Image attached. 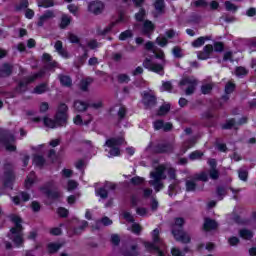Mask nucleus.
Instances as JSON below:
<instances>
[{"instance_id": "51", "label": "nucleus", "mask_w": 256, "mask_h": 256, "mask_svg": "<svg viewBox=\"0 0 256 256\" xmlns=\"http://www.w3.org/2000/svg\"><path fill=\"white\" fill-rule=\"evenodd\" d=\"M130 183L135 186L143 185V183H145V178L141 176H134L131 178Z\"/></svg>"}, {"instance_id": "58", "label": "nucleus", "mask_w": 256, "mask_h": 256, "mask_svg": "<svg viewBox=\"0 0 256 256\" xmlns=\"http://www.w3.org/2000/svg\"><path fill=\"white\" fill-rule=\"evenodd\" d=\"M209 177L213 181H217V179H219V170H217V168L210 169L209 170Z\"/></svg>"}, {"instance_id": "34", "label": "nucleus", "mask_w": 256, "mask_h": 256, "mask_svg": "<svg viewBox=\"0 0 256 256\" xmlns=\"http://www.w3.org/2000/svg\"><path fill=\"white\" fill-rule=\"evenodd\" d=\"M194 145H195V139H194V138H191V139H189V140H186V141L183 143V145H182V147H181V149H180L181 153H182L183 155H185V153H187V150H188V149H191Z\"/></svg>"}, {"instance_id": "13", "label": "nucleus", "mask_w": 256, "mask_h": 256, "mask_svg": "<svg viewBox=\"0 0 256 256\" xmlns=\"http://www.w3.org/2000/svg\"><path fill=\"white\" fill-rule=\"evenodd\" d=\"M143 105L144 107H155L157 105V97L149 92L144 93Z\"/></svg>"}, {"instance_id": "55", "label": "nucleus", "mask_w": 256, "mask_h": 256, "mask_svg": "<svg viewBox=\"0 0 256 256\" xmlns=\"http://www.w3.org/2000/svg\"><path fill=\"white\" fill-rule=\"evenodd\" d=\"M110 241L114 247H119L121 243V237H119V234H112Z\"/></svg>"}, {"instance_id": "35", "label": "nucleus", "mask_w": 256, "mask_h": 256, "mask_svg": "<svg viewBox=\"0 0 256 256\" xmlns=\"http://www.w3.org/2000/svg\"><path fill=\"white\" fill-rule=\"evenodd\" d=\"M9 239L12 240V242L16 247H22L23 244L25 243V240L23 239V234L9 236Z\"/></svg>"}, {"instance_id": "29", "label": "nucleus", "mask_w": 256, "mask_h": 256, "mask_svg": "<svg viewBox=\"0 0 256 256\" xmlns=\"http://www.w3.org/2000/svg\"><path fill=\"white\" fill-rule=\"evenodd\" d=\"M154 9L158 15L165 13V0H155Z\"/></svg>"}, {"instance_id": "49", "label": "nucleus", "mask_w": 256, "mask_h": 256, "mask_svg": "<svg viewBox=\"0 0 256 256\" xmlns=\"http://www.w3.org/2000/svg\"><path fill=\"white\" fill-rule=\"evenodd\" d=\"M29 8V0H20V3L15 6L16 11H23Z\"/></svg>"}, {"instance_id": "2", "label": "nucleus", "mask_w": 256, "mask_h": 256, "mask_svg": "<svg viewBox=\"0 0 256 256\" xmlns=\"http://www.w3.org/2000/svg\"><path fill=\"white\" fill-rule=\"evenodd\" d=\"M152 235V241L153 242H149V241H144L143 245L146 249V251L148 253H153V251H155V253H157L159 256H165V252H163V250H161V247H159V243H161V236H160V232H159V228L154 229L151 232Z\"/></svg>"}, {"instance_id": "47", "label": "nucleus", "mask_w": 256, "mask_h": 256, "mask_svg": "<svg viewBox=\"0 0 256 256\" xmlns=\"http://www.w3.org/2000/svg\"><path fill=\"white\" fill-rule=\"evenodd\" d=\"M131 250H127L126 252H124V256H138L139 255V251H137L138 246L137 244H134L130 247Z\"/></svg>"}, {"instance_id": "54", "label": "nucleus", "mask_w": 256, "mask_h": 256, "mask_svg": "<svg viewBox=\"0 0 256 256\" xmlns=\"http://www.w3.org/2000/svg\"><path fill=\"white\" fill-rule=\"evenodd\" d=\"M235 87H236V85L233 82L226 83V85H225L226 95H231V93H233V91H235Z\"/></svg>"}, {"instance_id": "63", "label": "nucleus", "mask_w": 256, "mask_h": 256, "mask_svg": "<svg viewBox=\"0 0 256 256\" xmlns=\"http://www.w3.org/2000/svg\"><path fill=\"white\" fill-rule=\"evenodd\" d=\"M165 121L158 119L156 121L153 122V127L155 131H161V129H163V124Z\"/></svg>"}, {"instance_id": "28", "label": "nucleus", "mask_w": 256, "mask_h": 256, "mask_svg": "<svg viewBox=\"0 0 256 256\" xmlns=\"http://www.w3.org/2000/svg\"><path fill=\"white\" fill-rule=\"evenodd\" d=\"M197 83L198 81L195 79V77L185 76L180 80L179 85L180 87H185V85H197Z\"/></svg>"}, {"instance_id": "19", "label": "nucleus", "mask_w": 256, "mask_h": 256, "mask_svg": "<svg viewBox=\"0 0 256 256\" xmlns=\"http://www.w3.org/2000/svg\"><path fill=\"white\" fill-rule=\"evenodd\" d=\"M58 79H59L60 85L62 87H68V88L73 87V79L71 78V76L65 75V74H60L58 76Z\"/></svg>"}, {"instance_id": "38", "label": "nucleus", "mask_w": 256, "mask_h": 256, "mask_svg": "<svg viewBox=\"0 0 256 256\" xmlns=\"http://www.w3.org/2000/svg\"><path fill=\"white\" fill-rule=\"evenodd\" d=\"M87 227H89V222H87L86 220H83L80 226L74 228L73 230L74 235H81L83 231L87 229Z\"/></svg>"}, {"instance_id": "48", "label": "nucleus", "mask_w": 256, "mask_h": 256, "mask_svg": "<svg viewBox=\"0 0 256 256\" xmlns=\"http://www.w3.org/2000/svg\"><path fill=\"white\" fill-rule=\"evenodd\" d=\"M196 189H197V183H195V181H193V180L186 181V191L188 193L196 191Z\"/></svg>"}, {"instance_id": "4", "label": "nucleus", "mask_w": 256, "mask_h": 256, "mask_svg": "<svg viewBox=\"0 0 256 256\" xmlns=\"http://www.w3.org/2000/svg\"><path fill=\"white\" fill-rule=\"evenodd\" d=\"M53 187H55V180H50L40 187V191L46 195L47 199H50L51 201H59V199H61V192L52 190Z\"/></svg>"}, {"instance_id": "50", "label": "nucleus", "mask_w": 256, "mask_h": 256, "mask_svg": "<svg viewBox=\"0 0 256 256\" xmlns=\"http://www.w3.org/2000/svg\"><path fill=\"white\" fill-rule=\"evenodd\" d=\"M213 49L215 53H223L225 51V44L223 42H214Z\"/></svg>"}, {"instance_id": "8", "label": "nucleus", "mask_w": 256, "mask_h": 256, "mask_svg": "<svg viewBox=\"0 0 256 256\" xmlns=\"http://www.w3.org/2000/svg\"><path fill=\"white\" fill-rule=\"evenodd\" d=\"M69 111V106L67 104L61 102L58 105L57 111H56V121H61L64 125H67V120L69 119V115H67V112Z\"/></svg>"}, {"instance_id": "31", "label": "nucleus", "mask_w": 256, "mask_h": 256, "mask_svg": "<svg viewBox=\"0 0 256 256\" xmlns=\"http://www.w3.org/2000/svg\"><path fill=\"white\" fill-rule=\"evenodd\" d=\"M205 41H211V36H201L192 42V47L198 48L205 45Z\"/></svg>"}, {"instance_id": "43", "label": "nucleus", "mask_w": 256, "mask_h": 256, "mask_svg": "<svg viewBox=\"0 0 256 256\" xmlns=\"http://www.w3.org/2000/svg\"><path fill=\"white\" fill-rule=\"evenodd\" d=\"M133 38V31L132 30H125L120 33L119 41H127V39Z\"/></svg>"}, {"instance_id": "27", "label": "nucleus", "mask_w": 256, "mask_h": 256, "mask_svg": "<svg viewBox=\"0 0 256 256\" xmlns=\"http://www.w3.org/2000/svg\"><path fill=\"white\" fill-rule=\"evenodd\" d=\"M236 125H237V120H235V118H230L226 120L225 124H222L221 129H223L224 131H229L234 128L237 131V129L239 128H237Z\"/></svg>"}, {"instance_id": "16", "label": "nucleus", "mask_w": 256, "mask_h": 256, "mask_svg": "<svg viewBox=\"0 0 256 256\" xmlns=\"http://www.w3.org/2000/svg\"><path fill=\"white\" fill-rule=\"evenodd\" d=\"M125 143V138L119 136V137H112L106 140L105 145L108 147H121Z\"/></svg>"}, {"instance_id": "42", "label": "nucleus", "mask_w": 256, "mask_h": 256, "mask_svg": "<svg viewBox=\"0 0 256 256\" xmlns=\"http://www.w3.org/2000/svg\"><path fill=\"white\" fill-rule=\"evenodd\" d=\"M216 195L218 198V201H223L225 198V195H227V190L223 186L216 187Z\"/></svg>"}, {"instance_id": "3", "label": "nucleus", "mask_w": 256, "mask_h": 256, "mask_svg": "<svg viewBox=\"0 0 256 256\" xmlns=\"http://www.w3.org/2000/svg\"><path fill=\"white\" fill-rule=\"evenodd\" d=\"M0 143L4 145L6 151H17V146L12 144L15 143V134L9 129L0 128Z\"/></svg>"}, {"instance_id": "26", "label": "nucleus", "mask_w": 256, "mask_h": 256, "mask_svg": "<svg viewBox=\"0 0 256 256\" xmlns=\"http://www.w3.org/2000/svg\"><path fill=\"white\" fill-rule=\"evenodd\" d=\"M239 237H241V239H244L245 241H251L252 238L255 237V234L252 230L243 228L239 230Z\"/></svg>"}, {"instance_id": "7", "label": "nucleus", "mask_w": 256, "mask_h": 256, "mask_svg": "<svg viewBox=\"0 0 256 256\" xmlns=\"http://www.w3.org/2000/svg\"><path fill=\"white\" fill-rule=\"evenodd\" d=\"M173 144L171 142H163V143H157L151 146V151L155 155H165L168 153H173L174 151Z\"/></svg>"}, {"instance_id": "59", "label": "nucleus", "mask_w": 256, "mask_h": 256, "mask_svg": "<svg viewBox=\"0 0 256 256\" xmlns=\"http://www.w3.org/2000/svg\"><path fill=\"white\" fill-rule=\"evenodd\" d=\"M131 231L132 233H134V235H141V231H143V228L138 223H134L131 226Z\"/></svg>"}, {"instance_id": "36", "label": "nucleus", "mask_w": 256, "mask_h": 256, "mask_svg": "<svg viewBox=\"0 0 256 256\" xmlns=\"http://www.w3.org/2000/svg\"><path fill=\"white\" fill-rule=\"evenodd\" d=\"M33 163L36 167H45V157H43L42 155L36 154L33 157Z\"/></svg>"}, {"instance_id": "46", "label": "nucleus", "mask_w": 256, "mask_h": 256, "mask_svg": "<svg viewBox=\"0 0 256 256\" xmlns=\"http://www.w3.org/2000/svg\"><path fill=\"white\" fill-rule=\"evenodd\" d=\"M96 196L100 197V199H107L109 192L104 187H100L96 190Z\"/></svg>"}, {"instance_id": "62", "label": "nucleus", "mask_w": 256, "mask_h": 256, "mask_svg": "<svg viewBox=\"0 0 256 256\" xmlns=\"http://www.w3.org/2000/svg\"><path fill=\"white\" fill-rule=\"evenodd\" d=\"M117 79L118 83H129V81H131V78L127 74H119Z\"/></svg>"}, {"instance_id": "53", "label": "nucleus", "mask_w": 256, "mask_h": 256, "mask_svg": "<svg viewBox=\"0 0 256 256\" xmlns=\"http://www.w3.org/2000/svg\"><path fill=\"white\" fill-rule=\"evenodd\" d=\"M247 73H249V72L247 71V69L245 67H243V66L236 67L235 74L237 77H243V76L247 75Z\"/></svg>"}, {"instance_id": "40", "label": "nucleus", "mask_w": 256, "mask_h": 256, "mask_svg": "<svg viewBox=\"0 0 256 256\" xmlns=\"http://www.w3.org/2000/svg\"><path fill=\"white\" fill-rule=\"evenodd\" d=\"M205 153L201 152L200 150H195L189 154L190 161H198L203 158Z\"/></svg>"}, {"instance_id": "25", "label": "nucleus", "mask_w": 256, "mask_h": 256, "mask_svg": "<svg viewBox=\"0 0 256 256\" xmlns=\"http://www.w3.org/2000/svg\"><path fill=\"white\" fill-rule=\"evenodd\" d=\"M47 91H49V84H47L46 82L38 84L33 89V93H35V95H43V93H47Z\"/></svg>"}, {"instance_id": "20", "label": "nucleus", "mask_w": 256, "mask_h": 256, "mask_svg": "<svg viewBox=\"0 0 256 256\" xmlns=\"http://www.w3.org/2000/svg\"><path fill=\"white\" fill-rule=\"evenodd\" d=\"M219 227V224H217V221L211 219V218H206L203 224V229L204 231H213Z\"/></svg>"}, {"instance_id": "15", "label": "nucleus", "mask_w": 256, "mask_h": 256, "mask_svg": "<svg viewBox=\"0 0 256 256\" xmlns=\"http://www.w3.org/2000/svg\"><path fill=\"white\" fill-rule=\"evenodd\" d=\"M167 168L163 165L158 166L156 168L155 172H151L150 173V177H152V179H154V181H161V179H165V176H163L165 174V170Z\"/></svg>"}, {"instance_id": "17", "label": "nucleus", "mask_w": 256, "mask_h": 256, "mask_svg": "<svg viewBox=\"0 0 256 256\" xmlns=\"http://www.w3.org/2000/svg\"><path fill=\"white\" fill-rule=\"evenodd\" d=\"M73 107L74 111H76L77 113H84V111H87V109H89V103L83 100H75Z\"/></svg>"}, {"instance_id": "32", "label": "nucleus", "mask_w": 256, "mask_h": 256, "mask_svg": "<svg viewBox=\"0 0 256 256\" xmlns=\"http://www.w3.org/2000/svg\"><path fill=\"white\" fill-rule=\"evenodd\" d=\"M169 111H171V104L165 103L159 107V109L157 111V115H158V117H165V115H167V113H169Z\"/></svg>"}, {"instance_id": "18", "label": "nucleus", "mask_w": 256, "mask_h": 256, "mask_svg": "<svg viewBox=\"0 0 256 256\" xmlns=\"http://www.w3.org/2000/svg\"><path fill=\"white\" fill-rule=\"evenodd\" d=\"M13 181H15V175H13V172H5V179L3 182L4 187L6 189H13Z\"/></svg>"}, {"instance_id": "30", "label": "nucleus", "mask_w": 256, "mask_h": 256, "mask_svg": "<svg viewBox=\"0 0 256 256\" xmlns=\"http://www.w3.org/2000/svg\"><path fill=\"white\" fill-rule=\"evenodd\" d=\"M91 83H93V78H91V77L82 79L80 81V91L87 93V91H89V85H91Z\"/></svg>"}, {"instance_id": "21", "label": "nucleus", "mask_w": 256, "mask_h": 256, "mask_svg": "<svg viewBox=\"0 0 256 256\" xmlns=\"http://www.w3.org/2000/svg\"><path fill=\"white\" fill-rule=\"evenodd\" d=\"M155 31V24L151 20H145L142 27V33L144 35H151Z\"/></svg>"}, {"instance_id": "1", "label": "nucleus", "mask_w": 256, "mask_h": 256, "mask_svg": "<svg viewBox=\"0 0 256 256\" xmlns=\"http://www.w3.org/2000/svg\"><path fill=\"white\" fill-rule=\"evenodd\" d=\"M185 225V218L183 217H177L174 219V224L172 226L171 233L178 243H183L184 245H187L188 243H191V236L183 230V227Z\"/></svg>"}, {"instance_id": "39", "label": "nucleus", "mask_w": 256, "mask_h": 256, "mask_svg": "<svg viewBox=\"0 0 256 256\" xmlns=\"http://www.w3.org/2000/svg\"><path fill=\"white\" fill-rule=\"evenodd\" d=\"M146 15L147 11L145 10V8H140L134 17L138 23H143V21H145Z\"/></svg>"}, {"instance_id": "60", "label": "nucleus", "mask_w": 256, "mask_h": 256, "mask_svg": "<svg viewBox=\"0 0 256 256\" xmlns=\"http://www.w3.org/2000/svg\"><path fill=\"white\" fill-rule=\"evenodd\" d=\"M167 175L169 179H171L172 181H175V179H177V170H175V168L173 167H170L167 170Z\"/></svg>"}, {"instance_id": "41", "label": "nucleus", "mask_w": 256, "mask_h": 256, "mask_svg": "<svg viewBox=\"0 0 256 256\" xmlns=\"http://www.w3.org/2000/svg\"><path fill=\"white\" fill-rule=\"evenodd\" d=\"M213 87V83L203 84L200 88V91L202 95H210L211 91H213Z\"/></svg>"}, {"instance_id": "14", "label": "nucleus", "mask_w": 256, "mask_h": 256, "mask_svg": "<svg viewBox=\"0 0 256 256\" xmlns=\"http://www.w3.org/2000/svg\"><path fill=\"white\" fill-rule=\"evenodd\" d=\"M55 12L52 10H46L43 15H41L37 22V27H43L45 25V21H48V19H54Z\"/></svg>"}, {"instance_id": "5", "label": "nucleus", "mask_w": 256, "mask_h": 256, "mask_svg": "<svg viewBox=\"0 0 256 256\" xmlns=\"http://www.w3.org/2000/svg\"><path fill=\"white\" fill-rule=\"evenodd\" d=\"M44 76H45V70H40L31 76H26L23 78L22 81L18 82L16 90L21 91V89H27V87H29V85H31V83H35V81H37V79H41Z\"/></svg>"}, {"instance_id": "61", "label": "nucleus", "mask_w": 256, "mask_h": 256, "mask_svg": "<svg viewBox=\"0 0 256 256\" xmlns=\"http://www.w3.org/2000/svg\"><path fill=\"white\" fill-rule=\"evenodd\" d=\"M238 177L240 181H247L249 179V172L247 170H239Z\"/></svg>"}, {"instance_id": "24", "label": "nucleus", "mask_w": 256, "mask_h": 256, "mask_svg": "<svg viewBox=\"0 0 256 256\" xmlns=\"http://www.w3.org/2000/svg\"><path fill=\"white\" fill-rule=\"evenodd\" d=\"M72 18L67 14H62L59 23V29L65 30L71 25Z\"/></svg>"}, {"instance_id": "37", "label": "nucleus", "mask_w": 256, "mask_h": 256, "mask_svg": "<svg viewBox=\"0 0 256 256\" xmlns=\"http://www.w3.org/2000/svg\"><path fill=\"white\" fill-rule=\"evenodd\" d=\"M37 5L43 9H49V7H55V2L53 0H37Z\"/></svg>"}, {"instance_id": "52", "label": "nucleus", "mask_w": 256, "mask_h": 256, "mask_svg": "<svg viewBox=\"0 0 256 256\" xmlns=\"http://www.w3.org/2000/svg\"><path fill=\"white\" fill-rule=\"evenodd\" d=\"M57 214L62 219H67V217H69V210H67V208H65V207H59L57 209Z\"/></svg>"}, {"instance_id": "44", "label": "nucleus", "mask_w": 256, "mask_h": 256, "mask_svg": "<svg viewBox=\"0 0 256 256\" xmlns=\"http://www.w3.org/2000/svg\"><path fill=\"white\" fill-rule=\"evenodd\" d=\"M117 115H118V125H119V123H121L125 119V117H127V108H125V106L120 107L117 112Z\"/></svg>"}, {"instance_id": "57", "label": "nucleus", "mask_w": 256, "mask_h": 256, "mask_svg": "<svg viewBox=\"0 0 256 256\" xmlns=\"http://www.w3.org/2000/svg\"><path fill=\"white\" fill-rule=\"evenodd\" d=\"M67 9H68V11H69L72 15H74V17H77V15H78V13H79V7H78L77 5H75V4H69V5L67 6Z\"/></svg>"}, {"instance_id": "11", "label": "nucleus", "mask_w": 256, "mask_h": 256, "mask_svg": "<svg viewBox=\"0 0 256 256\" xmlns=\"http://www.w3.org/2000/svg\"><path fill=\"white\" fill-rule=\"evenodd\" d=\"M13 75V65L9 62H5L0 67V77L1 79H5L7 77H11Z\"/></svg>"}, {"instance_id": "9", "label": "nucleus", "mask_w": 256, "mask_h": 256, "mask_svg": "<svg viewBox=\"0 0 256 256\" xmlns=\"http://www.w3.org/2000/svg\"><path fill=\"white\" fill-rule=\"evenodd\" d=\"M105 10V3L100 0H95L89 3L88 5V11L90 13H93V15H101L103 11Z\"/></svg>"}, {"instance_id": "6", "label": "nucleus", "mask_w": 256, "mask_h": 256, "mask_svg": "<svg viewBox=\"0 0 256 256\" xmlns=\"http://www.w3.org/2000/svg\"><path fill=\"white\" fill-rule=\"evenodd\" d=\"M9 219L12 223H14V227L10 229V237L15 235H23V218L17 214H11Z\"/></svg>"}, {"instance_id": "33", "label": "nucleus", "mask_w": 256, "mask_h": 256, "mask_svg": "<svg viewBox=\"0 0 256 256\" xmlns=\"http://www.w3.org/2000/svg\"><path fill=\"white\" fill-rule=\"evenodd\" d=\"M62 245L60 243L50 242L47 245L49 255H55L59 249H61Z\"/></svg>"}, {"instance_id": "10", "label": "nucleus", "mask_w": 256, "mask_h": 256, "mask_svg": "<svg viewBox=\"0 0 256 256\" xmlns=\"http://www.w3.org/2000/svg\"><path fill=\"white\" fill-rule=\"evenodd\" d=\"M143 67L144 69H147L148 71H151L152 73H161L163 71V65L161 64H155L151 59L146 58L143 61Z\"/></svg>"}, {"instance_id": "64", "label": "nucleus", "mask_w": 256, "mask_h": 256, "mask_svg": "<svg viewBox=\"0 0 256 256\" xmlns=\"http://www.w3.org/2000/svg\"><path fill=\"white\" fill-rule=\"evenodd\" d=\"M225 8H226V11H237V6L233 3H231V1H226L225 2Z\"/></svg>"}, {"instance_id": "45", "label": "nucleus", "mask_w": 256, "mask_h": 256, "mask_svg": "<svg viewBox=\"0 0 256 256\" xmlns=\"http://www.w3.org/2000/svg\"><path fill=\"white\" fill-rule=\"evenodd\" d=\"M68 40L70 43L74 44V45H79V47H81V38H79V36L73 34V33H69L68 34Z\"/></svg>"}, {"instance_id": "56", "label": "nucleus", "mask_w": 256, "mask_h": 256, "mask_svg": "<svg viewBox=\"0 0 256 256\" xmlns=\"http://www.w3.org/2000/svg\"><path fill=\"white\" fill-rule=\"evenodd\" d=\"M195 181H203L204 183H207L209 181V176L205 172H201L200 174H197L195 176Z\"/></svg>"}, {"instance_id": "22", "label": "nucleus", "mask_w": 256, "mask_h": 256, "mask_svg": "<svg viewBox=\"0 0 256 256\" xmlns=\"http://www.w3.org/2000/svg\"><path fill=\"white\" fill-rule=\"evenodd\" d=\"M232 221L236 225H249L250 220L248 218H243L237 212L232 213Z\"/></svg>"}, {"instance_id": "23", "label": "nucleus", "mask_w": 256, "mask_h": 256, "mask_svg": "<svg viewBox=\"0 0 256 256\" xmlns=\"http://www.w3.org/2000/svg\"><path fill=\"white\" fill-rule=\"evenodd\" d=\"M42 61H46L47 66H46V69H55V67H57V62L56 61H53V57L51 56V54L49 53H44L42 55ZM53 61V62H51Z\"/></svg>"}, {"instance_id": "12", "label": "nucleus", "mask_w": 256, "mask_h": 256, "mask_svg": "<svg viewBox=\"0 0 256 256\" xmlns=\"http://www.w3.org/2000/svg\"><path fill=\"white\" fill-rule=\"evenodd\" d=\"M43 123L45 127H50V129H55V127H63L65 124L62 121H57V116L54 115V119L49 117H44Z\"/></svg>"}]
</instances>
